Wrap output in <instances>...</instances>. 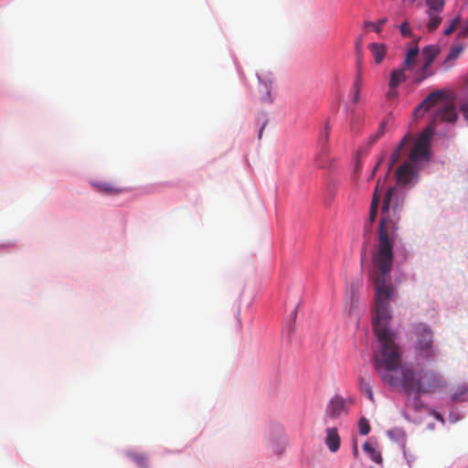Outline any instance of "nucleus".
I'll return each instance as SVG.
<instances>
[{
	"instance_id": "nucleus-32",
	"label": "nucleus",
	"mask_w": 468,
	"mask_h": 468,
	"mask_svg": "<svg viewBox=\"0 0 468 468\" xmlns=\"http://www.w3.org/2000/svg\"><path fill=\"white\" fill-rule=\"evenodd\" d=\"M359 433L362 435H367L370 431V425L366 418H361L358 421Z\"/></svg>"
},
{
	"instance_id": "nucleus-23",
	"label": "nucleus",
	"mask_w": 468,
	"mask_h": 468,
	"mask_svg": "<svg viewBox=\"0 0 468 468\" xmlns=\"http://www.w3.org/2000/svg\"><path fill=\"white\" fill-rule=\"evenodd\" d=\"M355 51L356 56V66L361 68L363 64V36H359L355 42Z\"/></svg>"
},
{
	"instance_id": "nucleus-30",
	"label": "nucleus",
	"mask_w": 468,
	"mask_h": 468,
	"mask_svg": "<svg viewBox=\"0 0 468 468\" xmlns=\"http://www.w3.org/2000/svg\"><path fill=\"white\" fill-rule=\"evenodd\" d=\"M385 129H386V123L381 122L377 133L368 138L369 144H375L385 133Z\"/></svg>"
},
{
	"instance_id": "nucleus-12",
	"label": "nucleus",
	"mask_w": 468,
	"mask_h": 468,
	"mask_svg": "<svg viewBox=\"0 0 468 468\" xmlns=\"http://www.w3.org/2000/svg\"><path fill=\"white\" fill-rule=\"evenodd\" d=\"M325 440L324 443L328 450L332 452H335L340 448L341 439L338 434V431L335 427L333 428H327L325 430Z\"/></svg>"
},
{
	"instance_id": "nucleus-34",
	"label": "nucleus",
	"mask_w": 468,
	"mask_h": 468,
	"mask_svg": "<svg viewBox=\"0 0 468 468\" xmlns=\"http://www.w3.org/2000/svg\"><path fill=\"white\" fill-rule=\"evenodd\" d=\"M399 30H400L401 35L404 37H410L412 35L411 28H410V24H409V22L407 20L404 21L401 24V26L399 27Z\"/></svg>"
},
{
	"instance_id": "nucleus-19",
	"label": "nucleus",
	"mask_w": 468,
	"mask_h": 468,
	"mask_svg": "<svg viewBox=\"0 0 468 468\" xmlns=\"http://www.w3.org/2000/svg\"><path fill=\"white\" fill-rule=\"evenodd\" d=\"M419 53H420V50H419V48L417 45L415 47L410 48L407 51L405 59L401 66L407 69H411L416 63Z\"/></svg>"
},
{
	"instance_id": "nucleus-36",
	"label": "nucleus",
	"mask_w": 468,
	"mask_h": 468,
	"mask_svg": "<svg viewBox=\"0 0 468 468\" xmlns=\"http://www.w3.org/2000/svg\"><path fill=\"white\" fill-rule=\"evenodd\" d=\"M398 87L388 86V90L386 94L388 100L392 101L396 100L399 97V91L397 90Z\"/></svg>"
},
{
	"instance_id": "nucleus-40",
	"label": "nucleus",
	"mask_w": 468,
	"mask_h": 468,
	"mask_svg": "<svg viewBox=\"0 0 468 468\" xmlns=\"http://www.w3.org/2000/svg\"><path fill=\"white\" fill-rule=\"evenodd\" d=\"M354 452H355V453H357V448H356V447H355V449H354Z\"/></svg>"
},
{
	"instance_id": "nucleus-37",
	"label": "nucleus",
	"mask_w": 468,
	"mask_h": 468,
	"mask_svg": "<svg viewBox=\"0 0 468 468\" xmlns=\"http://www.w3.org/2000/svg\"><path fill=\"white\" fill-rule=\"evenodd\" d=\"M377 214H378L377 210L370 209V211H369V221H370L369 225H371L375 221V219L377 218Z\"/></svg>"
},
{
	"instance_id": "nucleus-8",
	"label": "nucleus",
	"mask_w": 468,
	"mask_h": 468,
	"mask_svg": "<svg viewBox=\"0 0 468 468\" xmlns=\"http://www.w3.org/2000/svg\"><path fill=\"white\" fill-rule=\"evenodd\" d=\"M346 413L347 409L346 407L345 399L342 397L336 395L330 399L326 406L324 421L325 424H327L330 420H336Z\"/></svg>"
},
{
	"instance_id": "nucleus-35",
	"label": "nucleus",
	"mask_w": 468,
	"mask_h": 468,
	"mask_svg": "<svg viewBox=\"0 0 468 468\" xmlns=\"http://www.w3.org/2000/svg\"><path fill=\"white\" fill-rule=\"evenodd\" d=\"M378 185H379V180L378 181V184H377V186L375 188L374 195L372 197V201L370 204V209H374L377 211L378 209V203H379V197L378 196Z\"/></svg>"
},
{
	"instance_id": "nucleus-42",
	"label": "nucleus",
	"mask_w": 468,
	"mask_h": 468,
	"mask_svg": "<svg viewBox=\"0 0 468 468\" xmlns=\"http://www.w3.org/2000/svg\"><path fill=\"white\" fill-rule=\"evenodd\" d=\"M411 2H415L416 0H410Z\"/></svg>"
},
{
	"instance_id": "nucleus-3",
	"label": "nucleus",
	"mask_w": 468,
	"mask_h": 468,
	"mask_svg": "<svg viewBox=\"0 0 468 468\" xmlns=\"http://www.w3.org/2000/svg\"><path fill=\"white\" fill-rule=\"evenodd\" d=\"M393 382L388 384L390 387L399 388L407 394H415V408L418 409L420 404L419 396L420 395L421 370L417 371L412 367L404 366L394 377Z\"/></svg>"
},
{
	"instance_id": "nucleus-22",
	"label": "nucleus",
	"mask_w": 468,
	"mask_h": 468,
	"mask_svg": "<svg viewBox=\"0 0 468 468\" xmlns=\"http://www.w3.org/2000/svg\"><path fill=\"white\" fill-rule=\"evenodd\" d=\"M363 450L367 453L369 454L370 458L372 461H374L375 463H382V456H381V453L377 451L375 449V447L369 443V442H365L363 444Z\"/></svg>"
},
{
	"instance_id": "nucleus-21",
	"label": "nucleus",
	"mask_w": 468,
	"mask_h": 468,
	"mask_svg": "<svg viewBox=\"0 0 468 468\" xmlns=\"http://www.w3.org/2000/svg\"><path fill=\"white\" fill-rule=\"evenodd\" d=\"M439 51L440 49L437 46L430 45L423 48L421 54L425 61H429L430 64H432L434 58L439 54Z\"/></svg>"
},
{
	"instance_id": "nucleus-10",
	"label": "nucleus",
	"mask_w": 468,
	"mask_h": 468,
	"mask_svg": "<svg viewBox=\"0 0 468 468\" xmlns=\"http://www.w3.org/2000/svg\"><path fill=\"white\" fill-rule=\"evenodd\" d=\"M396 177L399 186H406L410 185L415 177L412 165L408 162L402 164L396 171Z\"/></svg>"
},
{
	"instance_id": "nucleus-7",
	"label": "nucleus",
	"mask_w": 468,
	"mask_h": 468,
	"mask_svg": "<svg viewBox=\"0 0 468 468\" xmlns=\"http://www.w3.org/2000/svg\"><path fill=\"white\" fill-rule=\"evenodd\" d=\"M444 0H426L427 16L429 22L427 24L428 30L432 32L436 30L441 23V14L444 9Z\"/></svg>"
},
{
	"instance_id": "nucleus-18",
	"label": "nucleus",
	"mask_w": 468,
	"mask_h": 468,
	"mask_svg": "<svg viewBox=\"0 0 468 468\" xmlns=\"http://www.w3.org/2000/svg\"><path fill=\"white\" fill-rule=\"evenodd\" d=\"M412 141V138L410 135L404 136V138L401 140L399 146L394 150L392 153L390 159H389V167L388 170L391 169V167L399 160L401 155V150L409 144Z\"/></svg>"
},
{
	"instance_id": "nucleus-4",
	"label": "nucleus",
	"mask_w": 468,
	"mask_h": 468,
	"mask_svg": "<svg viewBox=\"0 0 468 468\" xmlns=\"http://www.w3.org/2000/svg\"><path fill=\"white\" fill-rule=\"evenodd\" d=\"M413 333L416 336L415 349L417 356L431 362L438 354V349L433 344V333L426 324H417L414 325Z\"/></svg>"
},
{
	"instance_id": "nucleus-16",
	"label": "nucleus",
	"mask_w": 468,
	"mask_h": 468,
	"mask_svg": "<svg viewBox=\"0 0 468 468\" xmlns=\"http://www.w3.org/2000/svg\"><path fill=\"white\" fill-rule=\"evenodd\" d=\"M462 51L463 47L461 46H453L450 48L442 63L445 70H450L453 67L455 60L459 58Z\"/></svg>"
},
{
	"instance_id": "nucleus-9",
	"label": "nucleus",
	"mask_w": 468,
	"mask_h": 468,
	"mask_svg": "<svg viewBox=\"0 0 468 468\" xmlns=\"http://www.w3.org/2000/svg\"><path fill=\"white\" fill-rule=\"evenodd\" d=\"M457 119L458 114L454 105L449 101H441L431 125L434 127V124L438 120L447 122H455Z\"/></svg>"
},
{
	"instance_id": "nucleus-41",
	"label": "nucleus",
	"mask_w": 468,
	"mask_h": 468,
	"mask_svg": "<svg viewBox=\"0 0 468 468\" xmlns=\"http://www.w3.org/2000/svg\"><path fill=\"white\" fill-rule=\"evenodd\" d=\"M326 130L328 129L327 127L325 128ZM326 138L329 136V133L328 132L326 131V134H325Z\"/></svg>"
},
{
	"instance_id": "nucleus-15",
	"label": "nucleus",
	"mask_w": 468,
	"mask_h": 468,
	"mask_svg": "<svg viewBox=\"0 0 468 468\" xmlns=\"http://www.w3.org/2000/svg\"><path fill=\"white\" fill-rule=\"evenodd\" d=\"M404 67H399L398 69H394L390 72L388 86L391 87H399L401 83L405 82L407 80V75L405 73Z\"/></svg>"
},
{
	"instance_id": "nucleus-24",
	"label": "nucleus",
	"mask_w": 468,
	"mask_h": 468,
	"mask_svg": "<svg viewBox=\"0 0 468 468\" xmlns=\"http://www.w3.org/2000/svg\"><path fill=\"white\" fill-rule=\"evenodd\" d=\"M361 88H362V72H361V68H357L356 79V80L354 82V86H353L354 92H355L353 101L355 103L358 102V101H359V94H360Z\"/></svg>"
},
{
	"instance_id": "nucleus-5",
	"label": "nucleus",
	"mask_w": 468,
	"mask_h": 468,
	"mask_svg": "<svg viewBox=\"0 0 468 468\" xmlns=\"http://www.w3.org/2000/svg\"><path fill=\"white\" fill-rule=\"evenodd\" d=\"M434 127L429 125L420 135L415 145L410 151V160L413 163H417L420 160L428 158L429 155V144L431 138L434 133Z\"/></svg>"
},
{
	"instance_id": "nucleus-28",
	"label": "nucleus",
	"mask_w": 468,
	"mask_h": 468,
	"mask_svg": "<svg viewBox=\"0 0 468 468\" xmlns=\"http://www.w3.org/2000/svg\"><path fill=\"white\" fill-rule=\"evenodd\" d=\"M385 129H386V123L381 122L377 133L368 138L369 144H375L385 133Z\"/></svg>"
},
{
	"instance_id": "nucleus-13",
	"label": "nucleus",
	"mask_w": 468,
	"mask_h": 468,
	"mask_svg": "<svg viewBox=\"0 0 468 468\" xmlns=\"http://www.w3.org/2000/svg\"><path fill=\"white\" fill-rule=\"evenodd\" d=\"M91 185L98 191L109 195H118L125 191L124 188L111 182H92Z\"/></svg>"
},
{
	"instance_id": "nucleus-29",
	"label": "nucleus",
	"mask_w": 468,
	"mask_h": 468,
	"mask_svg": "<svg viewBox=\"0 0 468 468\" xmlns=\"http://www.w3.org/2000/svg\"><path fill=\"white\" fill-rule=\"evenodd\" d=\"M385 129H386V123L381 122L377 133L368 138L369 144H375L385 133Z\"/></svg>"
},
{
	"instance_id": "nucleus-14",
	"label": "nucleus",
	"mask_w": 468,
	"mask_h": 468,
	"mask_svg": "<svg viewBox=\"0 0 468 468\" xmlns=\"http://www.w3.org/2000/svg\"><path fill=\"white\" fill-rule=\"evenodd\" d=\"M368 49L370 50L376 64H380L387 55V46L382 43H370L368 45Z\"/></svg>"
},
{
	"instance_id": "nucleus-17",
	"label": "nucleus",
	"mask_w": 468,
	"mask_h": 468,
	"mask_svg": "<svg viewBox=\"0 0 468 468\" xmlns=\"http://www.w3.org/2000/svg\"><path fill=\"white\" fill-rule=\"evenodd\" d=\"M260 82V92L261 93V101L264 102H271L272 99L271 97V85L272 82L271 78L267 77L263 80L261 76H258Z\"/></svg>"
},
{
	"instance_id": "nucleus-2",
	"label": "nucleus",
	"mask_w": 468,
	"mask_h": 468,
	"mask_svg": "<svg viewBox=\"0 0 468 468\" xmlns=\"http://www.w3.org/2000/svg\"><path fill=\"white\" fill-rule=\"evenodd\" d=\"M406 193L394 186L388 188L382 205V218L378 225V243L372 262L374 280L388 281L394 260L393 246L399 239V221Z\"/></svg>"
},
{
	"instance_id": "nucleus-39",
	"label": "nucleus",
	"mask_w": 468,
	"mask_h": 468,
	"mask_svg": "<svg viewBox=\"0 0 468 468\" xmlns=\"http://www.w3.org/2000/svg\"><path fill=\"white\" fill-rule=\"evenodd\" d=\"M381 161H382V158L376 164L375 167L372 170L370 177H373L375 176V173L377 172Z\"/></svg>"
},
{
	"instance_id": "nucleus-1",
	"label": "nucleus",
	"mask_w": 468,
	"mask_h": 468,
	"mask_svg": "<svg viewBox=\"0 0 468 468\" xmlns=\"http://www.w3.org/2000/svg\"><path fill=\"white\" fill-rule=\"evenodd\" d=\"M375 281V307L372 321L378 338V348L373 354V366L384 384L395 380L394 377L404 367L403 352L395 342V333L388 327L392 319L389 301L394 298V288L388 281Z\"/></svg>"
},
{
	"instance_id": "nucleus-20",
	"label": "nucleus",
	"mask_w": 468,
	"mask_h": 468,
	"mask_svg": "<svg viewBox=\"0 0 468 468\" xmlns=\"http://www.w3.org/2000/svg\"><path fill=\"white\" fill-rule=\"evenodd\" d=\"M431 64H430L429 61H424L422 67L416 73L414 81L417 83H420L427 78L432 76L433 71L431 69Z\"/></svg>"
},
{
	"instance_id": "nucleus-25",
	"label": "nucleus",
	"mask_w": 468,
	"mask_h": 468,
	"mask_svg": "<svg viewBox=\"0 0 468 468\" xmlns=\"http://www.w3.org/2000/svg\"><path fill=\"white\" fill-rule=\"evenodd\" d=\"M388 19L386 17H383L379 20H378V22H372V21H366L364 23V27L365 28H372L375 32H377L378 34H380L381 31H382V28H383V26L387 23Z\"/></svg>"
},
{
	"instance_id": "nucleus-31",
	"label": "nucleus",
	"mask_w": 468,
	"mask_h": 468,
	"mask_svg": "<svg viewBox=\"0 0 468 468\" xmlns=\"http://www.w3.org/2000/svg\"><path fill=\"white\" fill-rule=\"evenodd\" d=\"M385 129H386V123L381 122L377 133L368 138L369 144H375L385 133Z\"/></svg>"
},
{
	"instance_id": "nucleus-26",
	"label": "nucleus",
	"mask_w": 468,
	"mask_h": 468,
	"mask_svg": "<svg viewBox=\"0 0 468 468\" xmlns=\"http://www.w3.org/2000/svg\"><path fill=\"white\" fill-rule=\"evenodd\" d=\"M359 386L362 392L366 393L370 401L374 402V394L370 383L364 378H360Z\"/></svg>"
},
{
	"instance_id": "nucleus-33",
	"label": "nucleus",
	"mask_w": 468,
	"mask_h": 468,
	"mask_svg": "<svg viewBox=\"0 0 468 468\" xmlns=\"http://www.w3.org/2000/svg\"><path fill=\"white\" fill-rule=\"evenodd\" d=\"M460 22H461L460 16L455 17L452 21L451 25L444 30V35L445 36L451 35L456 29V27L459 26Z\"/></svg>"
},
{
	"instance_id": "nucleus-11",
	"label": "nucleus",
	"mask_w": 468,
	"mask_h": 468,
	"mask_svg": "<svg viewBox=\"0 0 468 468\" xmlns=\"http://www.w3.org/2000/svg\"><path fill=\"white\" fill-rule=\"evenodd\" d=\"M445 93L442 90H435L429 94L426 99L419 105V107L415 110V114H419L420 111L423 112L430 110L432 106L439 103L443 100Z\"/></svg>"
},
{
	"instance_id": "nucleus-38",
	"label": "nucleus",
	"mask_w": 468,
	"mask_h": 468,
	"mask_svg": "<svg viewBox=\"0 0 468 468\" xmlns=\"http://www.w3.org/2000/svg\"><path fill=\"white\" fill-rule=\"evenodd\" d=\"M460 35L464 37H468V22L466 25L462 28Z\"/></svg>"
},
{
	"instance_id": "nucleus-27",
	"label": "nucleus",
	"mask_w": 468,
	"mask_h": 468,
	"mask_svg": "<svg viewBox=\"0 0 468 468\" xmlns=\"http://www.w3.org/2000/svg\"><path fill=\"white\" fill-rule=\"evenodd\" d=\"M129 457L141 468H147V459L145 455L136 452L129 453Z\"/></svg>"
},
{
	"instance_id": "nucleus-6",
	"label": "nucleus",
	"mask_w": 468,
	"mask_h": 468,
	"mask_svg": "<svg viewBox=\"0 0 468 468\" xmlns=\"http://www.w3.org/2000/svg\"><path fill=\"white\" fill-rule=\"evenodd\" d=\"M446 386L442 376L431 369H421L420 395L436 392Z\"/></svg>"
}]
</instances>
